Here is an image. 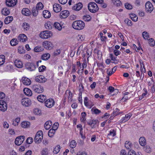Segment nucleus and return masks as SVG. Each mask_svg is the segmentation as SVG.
<instances>
[{
	"label": "nucleus",
	"instance_id": "nucleus-1",
	"mask_svg": "<svg viewBox=\"0 0 155 155\" xmlns=\"http://www.w3.org/2000/svg\"><path fill=\"white\" fill-rule=\"evenodd\" d=\"M72 26L74 29L80 30L83 29L84 28L85 23L81 20L75 21L73 22Z\"/></svg>",
	"mask_w": 155,
	"mask_h": 155
},
{
	"label": "nucleus",
	"instance_id": "nucleus-2",
	"mask_svg": "<svg viewBox=\"0 0 155 155\" xmlns=\"http://www.w3.org/2000/svg\"><path fill=\"white\" fill-rule=\"evenodd\" d=\"M89 11L92 13H95L99 10V8L97 4L94 2H91L88 5Z\"/></svg>",
	"mask_w": 155,
	"mask_h": 155
},
{
	"label": "nucleus",
	"instance_id": "nucleus-3",
	"mask_svg": "<svg viewBox=\"0 0 155 155\" xmlns=\"http://www.w3.org/2000/svg\"><path fill=\"white\" fill-rule=\"evenodd\" d=\"M31 88L35 92L38 94L42 93L44 91L43 87L39 84L32 85Z\"/></svg>",
	"mask_w": 155,
	"mask_h": 155
},
{
	"label": "nucleus",
	"instance_id": "nucleus-4",
	"mask_svg": "<svg viewBox=\"0 0 155 155\" xmlns=\"http://www.w3.org/2000/svg\"><path fill=\"white\" fill-rule=\"evenodd\" d=\"M39 35L41 38L45 39L51 37L52 35V33L51 31L47 30L41 32Z\"/></svg>",
	"mask_w": 155,
	"mask_h": 155
},
{
	"label": "nucleus",
	"instance_id": "nucleus-5",
	"mask_svg": "<svg viewBox=\"0 0 155 155\" xmlns=\"http://www.w3.org/2000/svg\"><path fill=\"white\" fill-rule=\"evenodd\" d=\"M43 132L41 131H38L35 134L34 141L36 143H40L43 138Z\"/></svg>",
	"mask_w": 155,
	"mask_h": 155
},
{
	"label": "nucleus",
	"instance_id": "nucleus-6",
	"mask_svg": "<svg viewBox=\"0 0 155 155\" xmlns=\"http://www.w3.org/2000/svg\"><path fill=\"white\" fill-rule=\"evenodd\" d=\"M25 137L24 136H20L17 137L15 140V144L18 146L21 145L24 141Z\"/></svg>",
	"mask_w": 155,
	"mask_h": 155
},
{
	"label": "nucleus",
	"instance_id": "nucleus-7",
	"mask_svg": "<svg viewBox=\"0 0 155 155\" xmlns=\"http://www.w3.org/2000/svg\"><path fill=\"white\" fill-rule=\"evenodd\" d=\"M26 68L30 71H34L36 69L35 65L33 63L27 62L25 64Z\"/></svg>",
	"mask_w": 155,
	"mask_h": 155
},
{
	"label": "nucleus",
	"instance_id": "nucleus-8",
	"mask_svg": "<svg viewBox=\"0 0 155 155\" xmlns=\"http://www.w3.org/2000/svg\"><path fill=\"white\" fill-rule=\"evenodd\" d=\"M7 106L6 103L3 100H0V110L5 112L7 110Z\"/></svg>",
	"mask_w": 155,
	"mask_h": 155
},
{
	"label": "nucleus",
	"instance_id": "nucleus-9",
	"mask_svg": "<svg viewBox=\"0 0 155 155\" xmlns=\"http://www.w3.org/2000/svg\"><path fill=\"white\" fill-rule=\"evenodd\" d=\"M54 101L52 99H49L45 101V105L48 107H51L54 104Z\"/></svg>",
	"mask_w": 155,
	"mask_h": 155
},
{
	"label": "nucleus",
	"instance_id": "nucleus-10",
	"mask_svg": "<svg viewBox=\"0 0 155 155\" xmlns=\"http://www.w3.org/2000/svg\"><path fill=\"white\" fill-rule=\"evenodd\" d=\"M146 10L147 12H151L153 9L152 3L150 2H147L145 5Z\"/></svg>",
	"mask_w": 155,
	"mask_h": 155
},
{
	"label": "nucleus",
	"instance_id": "nucleus-11",
	"mask_svg": "<svg viewBox=\"0 0 155 155\" xmlns=\"http://www.w3.org/2000/svg\"><path fill=\"white\" fill-rule=\"evenodd\" d=\"M17 0H6V4L8 7H12L15 6L17 4Z\"/></svg>",
	"mask_w": 155,
	"mask_h": 155
},
{
	"label": "nucleus",
	"instance_id": "nucleus-12",
	"mask_svg": "<svg viewBox=\"0 0 155 155\" xmlns=\"http://www.w3.org/2000/svg\"><path fill=\"white\" fill-rule=\"evenodd\" d=\"M43 45L47 49H51L53 47L52 43L48 41H45L43 42Z\"/></svg>",
	"mask_w": 155,
	"mask_h": 155
},
{
	"label": "nucleus",
	"instance_id": "nucleus-13",
	"mask_svg": "<svg viewBox=\"0 0 155 155\" xmlns=\"http://www.w3.org/2000/svg\"><path fill=\"white\" fill-rule=\"evenodd\" d=\"M35 80L37 82L40 83H43L46 82L47 81V79L43 76L40 75L36 77Z\"/></svg>",
	"mask_w": 155,
	"mask_h": 155
},
{
	"label": "nucleus",
	"instance_id": "nucleus-14",
	"mask_svg": "<svg viewBox=\"0 0 155 155\" xmlns=\"http://www.w3.org/2000/svg\"><path fill=\"white\" fill-rule=\"evenodd\" d=\"M21 103L22 105L26 107H28L31 104V101L28 98H23L21 100Z\"/></svg>",
	"mask_w": 155,
	"mask_h": 155
},
{
	"label": "nucleus",
	"instance_id": "nucleus-15",
	"mask_svg": "<svg viewBox=\"0 0 155 155\" xmlns=\"http://www.w3.org/2000/svg\"><path fill=\"white\" fill-rule=\"evenodd\" d=\"M69 14V12L67 10H64L60 13V17L61 18H65L68 17Z\"/></svg>",
	"mask_w": 155,
	"mask_h": 155
},
{
	"label": "nucleus",
	"instance_id": "nucleus-16",
	"mask_svg": "<svg viewBox=\"0 0 155 155\" xmlns=\"http://www.w3.org/2000/svg\"><path fill=\"white\" fill-rule=\"evenodd\" d=\"M131 116L132 114L130 113H129L126 114L124 117H123L119 121L120 123H124L130 119Z\"/></svg>",
	"mask_w": 155,
	"mask_h": 155
},
{
	"label": "nucleus",
	"instance_id": "nucleus-17",
	"mask_svg": "<svg viewBox=\"0 0 155 155\" xmlns=\"http://www.w3.org/2000/svg\"><path fill=\"white\" fill-rule=\"evenodd\" d=\"M62 8L59 4H55L53 6V9L54 11L56 12H58L61 10Z\"/></svg>",
	"mask_w": 155,
	"mask_h": 155
},
{
	"label": "nucleus",
	"instance_id": "nucleus-18",
	"mask_svg": "<svg viewBox=\"0 0 155 155\" xmlns=\"http://www.w3.org/2000/svg\"><path fill=\"white\" fill-rule=\"evenodd\" d=\"M22 81L23 84L26 85H30L31 83L30 79L26 77H22Z\"/></svg>",
	"mask_w": 155,
	"mask_h": 155
},
{
	"label": "nucleus",
	"instance_id": "nucleus-19",
	"mask_svg": "<svg viewBox=\"0 0 155 155\" xmlns=\"http://www.w3.org/2000/svg\"><path fill=\"white\" fill-rule=\"evenodd\" d=\"M18 39L20 42H24L27 40V37L24 34H21L18 36Z\"/></svg>",
	"mask_w": 155,
	"mask_h": 155
},
{
	"label": "nucleus",
	"instance_id": "nucleus-20",
	"mask_svg": "<svg viewBox=\"0 0 155 155\" xmlns=\"http://www.w3.org/2000/svg\"><path fill=\"white\" fill-rule=\"evenodd\" d=\"M83 5L81 3H78L73 7V9L74 10L79 11L82 7Z\"/></svg>",
	"mask_w": 155,
	"mask_h": 155
},
{
	"label": "nucleus",
	"instance_id": "nucleus-21",
	"mask_svg": "<svg viewBox=\"0 0 155 155\" xmlns=\"http://www.w3.org/2000/svg\"><path fill=\"white\" fill-rule=\"evenodd\" d=\"M139 143L142 146H144L146 144V140L144 137H141L139 139Z\"/></svg>",
	"mask_w": 155,
	"mask_h": 155
},
{
	"label": "nucleus",
	"instance_id": "nucleus-22",
	"mask_svg": "<svg viewBox=\"0 0 155 155\" xmlns=\"http://www.w3.org/2000/svg\"><path fill=\"white\" fill-rule=\"evenodd\" d=\"M30 12L29 9L28 8H24L21 11L22 14L26 16L29 15L30 14Z\"/></svg>",
	"mask_w": 155,
	"mask_h": 155
},
{
	"label": "nucleus",
	"instance_id": "nucleus-23",
	"mask_svg": "<svg viewBox=\"0 0 155 155\" xmlns=\"http://www.w3.org/2000/svg\"><path fill=\"white\" fill-rule=\"evenodd\" d=\"M23 91L25 94L27 96H31L32 95V93L31 90L28 88H25Z\"/></svg>",
	"mask_w": 155,
	"mask_h": 155
},
{
	"label": "nucleus",
	"instance_id": "nucleus-24",
	"mask_svg": "<svg viewBox=\"0 0 155 155\" xmlns=\"http://www.w3.org/2000/svg\"><path fill=\"white\" fill-rule=\"evenodd\" d=\"M43 17L45 18H49L51 16L50 12L48 10H45L43 12Z\"/></svg>",
	"mask_w": 155,
	"mask_h": 155
},
{
	"label": "nucleus",
	"instance_id": "nucleus-25",
	"mask_svg": "<svg viewBox=\"0 0 155 155\" xmlns=\"http://www.w3.org/2000/svg\"><path fill=\"white\" fill-rule=\"evenodd\" d=\"M14 63L15 66L19 68H21L23 66L22 62L19 60H16L15 61Z\"/></svg>",
	"mask_w": 155,
	"mask_h": 155
},
{
	"label": "nucleus",
	"instance_id": "nucleus-26",
	"mask_svg": "<svg viewBox=\"0 0 155 155\" xmlns=\"http://www.w3.org/2000/svg\"><path fill=\"white\" fill-rule=\"evenodd\" d=\"M37 98L39 101L43 102L45 101L46 99V96L44 95H40L37 97Z\"/></svg>",
	"mask_w": 155,
	"mask_h": 155
},
{
	"label": "nucleus",
	"instance_id": "nucleus-27",
	"mask_svg": "<svg viewBox=\"0 0 155 155\" xmlns=\"http://www.w3.org/2000/svg\"><path fill=\"white\" fill-rule=\"evenodd\" d=\"M45 28L48 29H51L53 26V24L51 22H47L45 25Z\"/></svg>",
	"mask_w": 155,
	"mask_h": 155
},
{
	"label": "nucleus",
	"instance_id": "nucleus-28",
	"mask_svg": "<svg viewBox=\"0 0 155 155\" xmlns=\"http://www.w3.org/2000/svg\"><path fill=\"white\" fill-rule=\"evenodd\" d=\"M88 98L87 97H85L84 98V105L88 108H91L94 105V104H90V103L88 101Z\"/></svg>",
	"mask_w": 155,
	"mask_h": 155
},
{
	"label": "nucleus",
	"instance_id": "nucleus-29",
	"mask_svg": "<svg viewBox=\"0 0 155 155\" xmlns=\"http://www.w3.org/2000/svg\"><path fill=\"white\" fill-rule=\"evenodd\" d=\"M52 125V122L51 120L46 121L45 124V128L46 130H48Z\"/></svg>",
	"mask_w": 155,
	"mask_h": 155
},
{
	"label": "nucleus",
	"instance_id": "nucleus-30",
	"mask_svg": "<svg viewBox=\"0 0 155 155\" xmlns=\"http://www.w3.org/2000/svg\"><path fill=\"white\" fill-rule=\"evenodd\" d=\"M154 82L152 79H151L150 81L148 82V85L149 86L152 85L151 87L152 92H154L155 91V88L154 87Z\"/></svg>",
	"mask_w": 155,
	"mask_h": 155
},
{
	"label": "nucleus",
	"instance_id": "nucleus-31",
	"mask_svg": "<svg viewBox=\"0 0 155 155\" xmlns=\"http://www.w3.org/2000/svg\"><path fill=\"white\" fill-rule=\"evenodd\" d=\"M13 20V18L12 16H8L5 19L4 23L6 24H8L10 23Z\"/></svg>",
	"mask_w": 155,
	"mask_h": 155
},
{
	"label": "nucleus",
	"instance_id": "nucleus-32",
	"mask_svg": "<svg viewBox=\"0 0 155 155\" xmlns=\"http://www.w3.org/2000/svg\"><path fill=\"white\" fill-rule=\"evenodd\" d=\"M125 146L127 149H129L132 148V144L131 142L127 141L125 142Z\"/></svg>",
	"mask_w": 155,
	"mask_h": 155
},
{
	"label": "nucleus",
	"instance_id": "nucleus-33",
	"mask_svg": "<svg viewBox=\"0 0 155 155\" xmlns=\"http://www.w3.org/2000/svg\"><path fill=\"white\" fill-rule=\"evenodd\" d=\"M30 123L28 121H24L21 123V126L23 128H27L30 126Z\"/></svg>",
	"mask_w": 155,
	"mask_h": 155
},
{
	"label": "nucleus",
	"instance_id": "nucleus-34",
	"mask_svg": "<svg viewBox=\"0 0 155 155\" xmlns=\"http://www.w3.org/2000/svg\"><path fill=\"white\" fill-rule=\"evenodd\" d=\"M38 10L36 7H33L31 12L32 14L34 16H36L38 14Z\"/></svg>",
	"mask_w": 155,
	"mask_h": 155
},
{
	"label": "nucleus",
	"instance_id": "nucleus-35",
	"mask_svg": "<svg viewBox=\"0 0 155 155\" xmlns=\"http://www.w3.org/2000/svg\"><path fill=\"white\" fill-rule=\"evenodd\" d=\"M50 55L48 53H46L42 55L41 58L44 60H46L49 58Z\"/></svg>",
	"mask_w": 155,
	"mask_h": 155
},
{
	"label": "nucleus",
	"instance_id": "nucleus-36",
	"mask_svg": "<svg viewBox=\"0 0 155 155\" xmlns=\"http://www.w3.org/2000/svg\"><path fill=\"white\" fill-rule=\"evenodd\" d=\"M55 130L53 129H51L48 131V136L50 137H52L54 135L56 131Z\"/></svg>",
	"mask_w": 155,
	"mask_h": 155
},
{
	"label": "nucleus",
	"instance_id": "nucleus-37",
	"mask_svg": "<svg viewBox=\"0 0 155 155\" xmlns=\"http://www.w3.org/2000/svg\"><path fill=\"white\" fill-rule=\"evenodd\" d=\"M53 27L58 30H61L62 29V27L61 25L58 22H55L53 25Z\"/></svg>",
	"mask_w": 155,
	"mask_h": 155
},
{
	"label": "nucleus",
	"instance_id": "nucleus-38",
	"mask_svg": "<svg viewBox=\"0 0 155 155\" xmlns=\"http://www.w3.org/2000/svg\"><path fill=\"white\" fill-rule=\"evenodd\" d=\"M131 18L134 21H137L138 20V17L135 14H132L130 15Z\"/></svg>",
	"mask_w": 155,
	"mask_h": 155
},
{
	"label": "nucleus",
	"instance_id": "nucleus-39",
	"mask_svg": "<svg viewBox=\"0 0 155 155\" xmlns=\"http://www.w3.org/2000/svg\"><path fill=\"white\" fill-rule=\"evenodd\" d=\"M18 42L17 39L14 38L11 41L10 44L12 46H14L18 44Z\"/></svg>",
	"mask_w": 155,
	"mask_h": 155
},
{
	"label": "nucleus",
	"instance_id": "nucleus-40",
	"mask_svg": "<svg viewBox=\"0 0 155 155\" xmlns=\"http://www.w3.org/2000/svg\"><path fill=\"white\" fill-rule=\"evenodd\" d=\"M92 113H94L96 114H98L101 113V110L97 108H94V107L92 108L91 110Z\"/></svg>",
	"mask_w": 155,
	"mask_h": 155
},
{
	"label": "nucleus",
	"instance_id": "nucleus-41",
	"mask_svg": "<svg viewBox=\"0 0 155 155\" xmlns=\"http://www.w3.org/2000/svg\"><path fill=\"white\" fill-rule=\"evenodd\" d=\"M43 50L44 48L41 46L36 47L34 49V51L37 52L42 51Z\"/></svg>",
	"mask_w": 155,
	"mask_h": 155
},
{
	"label": "nucleus",
	"instance_id": "nucleus-42",
	"mask_svg": "<svg viewBox=\"0 0 155 155\" xmlns=\"http://www.w3.org/2000/svg\"><path fill=\"white\" fill-rule=\"evenodd\" d=\"M148 40L149 44L150 46L153 47L155 45V41L153 38H150Z\"/></svg>",
	"mask_w": 155,
	"mask_h": 155
},
{
	"label": "nucleus",
	"instance_id": "nucleus-43",
	"mask_svg": "<svg viewBox=\"0 0 155 155\" xmlns=\"http://www.w3.org/2000/svg\"><path fill=\"white\" fill-rule=\"evenodd\" d=\"M2 14L5 15H8L10 13V11L7 8H3L2 11Z\"/></svg>",
	"mask_w": 155,
	"mask_h": 155
},
{
	"label": "nucleus",
	"instance_id": "nucleus-44",
	"mask_svg": "<svg viewBox=\"0 0 155 155\" xmlns=\"http://www.w3.org/2000/svg\"><path fill=\"white\" fill-rule=\"evenodd\" d=\"M22 27L26 31L29 29L30 28L29 25L28 23L26 22L23 23Z\"/></svg>",
	"mask_w": 155,
	"mask_h": 155
},
{
	"label": "nucleus",
	"instance_id": "nucleus-45",
	"mask_svg": "<svg viewBox=\"0 0 155 155\" xmlns=\"http://www.w3.org/2000/svg\"><path fill=\"white\" fill-rule=\"evenodd\" d=\"M76 144L77 143L74 140H73L70 142L69 146L71 148H73L75 147Z\"/></svg>",
	"mask_w": 155,
	"mask_h": 155
},
{
	"label": "nucleus",
	"instance_id": "nucleus-46",
	"mask_svg": "<svg viewBox=\"0 0 155 155\" xmlns=\"http://www.w3.org/2000/svg\"><path fill=\"white\" fill-rule=\"evenodd\" d=\"M61 147L60 145L57 146L54 149L53 152L54 154L58 153L60 151Z\"/></svg>",
	"mask_w": 155,
	"mask_h": 155
},
{
	"label": "nucleus",
	"instance_id": "nucleus-47",
	"mask_svg": "<svg viewBox=\"0 0 155 155\" xmlns=\"http://www.w3.org/2000/svg\"><path fill=\"white\" fill-rule=\"evenodd\" d=\"M5 57L4 55H0V65H3L5 62Z\"/></svg>",
	"mask_w": 155,
	"mask_h": 155
},
{
	"label": "nucleus",
	"instance_id": "nucleus-48",
	"mask_svg": "<svg viewBox=\"0 0 155 155\" xmlns=\"http://www.w3.org/2000/svg\"><path fill=\"white\" fill-rule=\"evenodd\" d=\"M20 120V118L17 117L13 121L12 124L15 126L18 125Z\"/></svg>",
	"mask_w": 155,
	"mask_h": 155
},
{
	"label": "nucleus",
	"instance_id": "nucleus-49",
	"mask_svg": "<svg viewBox=\"0 0 155 155\" xmlns=\"http://www.w3.org/2000/svg\"><path fill=\"white\" fill-rule=\"evenodd\" d=\"M44 6L41 2H39L36 5V8L38 10H41L43 8Z\"/></svg>",
	"mask_w": 155,
	"mask_h": 155
},
{
	"label": "nucleus",
	"instance_id": "nucleus-50",
	"mask_svg": "<svg viewBox=\"0 0 155 155\" xmlns=\"http://www.w3.org/2000/svg\"><path fill=\"white\" fill-rule=\"evenodd\" d=\"M83 19L85 21H89L91 20V17L89 15H86L83 16Z\"/></svg>",
	"mask_w": 155,
	"mask_h": 155
},
{
	"label": "nucleus",
	"instance_id": "nucleus-51",
	"mask_svg": "<svg viewBox=\"0 0 155 155\" xmlns=\"http://www.w3.org/2000/svg\"><path fill=\"white\" fill-rule=\"evenodd\" d=\"M114 4L117 6H120L121 4V2L119 0H114L112 1Z\"/></svg>",
	"mask_w": 155,
	"mask_h": 155
},
{
	"label": "nucleus",
	"instance_id": "nucleus-52",
	"mask_svg": "<svg viewBox=\"0 0 155 155\" xmlns=\"http://www.w3.org/2000/svg\"><path fill=\"white\" fill-rule=\"evenodd\" d=\"M119 110L118 108H116L115 109V110L114 111L113 114V116H115L118 115L120 114L121 113L120 112H119Z\"/></svg>",
	"mask_w": 155,
	"mask_h": 155
},
{
	"label": "nucleus",
	"instance_id": "nucleus-53",
	"mask_svg": "<svg viewBox=\"0 0 155 155\" xmlns=\"http://www.w3.org/2000/svg\"><path fill=\"white\" fill-rule=\"evenodd\" d=\"M124 22L128 26H131L132 25V21L128 18L125 19L124 20Z\"/></svg>",
	"mask_w": 155,
	"mask_h": 155
},
{
	"label": "nucleus",
	"instance_id": "nucleus-54",
	"mask_svg": "<svg viewBox=\"0 0 155 155\" xmlns=\"http://www.w3.org/2000/svg\"><path fill=\"white\" fill-rule=\"evenodd\" d=\"M79 97H78V101L80 103H82V91L81 89H79Z\"/></svg>",
	"mask_w": 155,
	"mask_h": 155
},
{
	"label": "nucleus",
	"instance_id": "nucleus-55",
	"mask_svg": "<svg viewBox=\"0 0 155 155\" xmlns=\"http://www.w3.org/2000/svg\"><path fill=\"white\" fill-rule=\"evenodd\" d=\"M116 135V131L114 130H111L110 131V133L108 134V136H111L114 137Z\"/></svg>",
	"mask_w": 155,
	"mask_h": 155
},
{
	"label": "nucleus",
	"instance_id": "nucleus-56",
	"mask_svg": "<svg viewBox=\"0 0 155 155\" xmlns=\"http://www.w3.org/2000/svg\"><path fill=\"white\" fill-rule=\"evenodd\" d=\"M142 35L143 38L145 39L149 37L148 33L146 31H143L142 33Z\"/></svg>",
	"mask_w": 155,
	"mask_h": 155
},
{
	"label": "nucleus",
	"instance_id": "nucleus-57",
	"mask_svg": "<svg viewBox=\"0 0 155 155\" xmlns=\"http://www.w3.org/2000/svg\"><path fill=\"white\" fill-rule=\"evenodd\" d=\"M46 69V67L44 65H41L38 68L39 71L40 72L44 71Z\"/></svg>",
	"mask_w": 155,
	"mask_h": 155
},
{
	"label": "nucleus",
	"instance_id": "nucleus-58",
	"mask_svg": "<svg viewBox=\"0 0 155 155\" xmlns=\"http://www.w3.org/2000/svg\"><path fill=\"white\" fill-rule=\"evenodd\" d=\"M125 7L128 9L130 10L132 8V5L128 3H125Z\"/></svg>",
	"mask_w": 155,
	"mask_h": 155
},
{
	"label": "nucleus",
	"instance_id": "nucleus-59",
	"mask_svg": "<svg viewBox=\"0 0 155 155\" xmlns=\"http://www.w3.org/2000/svg\"><path fill=\"white\" fill-rule=\"evenodd\" d=\"M108 89L110 92H112L114 91H116L117 92H118V89H114V88L112 86H110Z\"/></svg>",
	"mask_w": 155,
	"mask_h": 155
},
{
	"label": "nucleus",
	"instance_id": "nucleus-60",
	"mask_svg": "<svg viewBox=\"0 0 155 155\" xmlns=\"http://www.w3.org/2000/svg\"><path fill=\"white\" fill-rule=\"evenodd\" d=\"M34 113L35 114L40 115L41 114V110L38 108H36L34 110Z\"/></svg>",
	"mask_w": 155,
	"mask_h": 155
},
{
	"label": "nucleus",
	"instance_id": "nucleus-61",
	"mask_svg": "<svg viewBox=\"0 0 155 155\" xmlns=\"http://www.w3.org/2000/svg\"><path fill=\"white\" fill-rule=\"evenodd\" d=\"M33 141V140L32 137H29L26 140V142L28 144H31L32 143Z\"/></svg>",
	"mask_w": 155,
	"mask_h": 155
},
{
	"label": "nucleus",
	"instance_id": "nucleus-62",
	"mask_svg": "<svg viewBox=\"0 0 155 155\" xmlns=\"http://www.w3.org/2000/svg\"><path fill=\"white\" fill-rule=\"evenodd\" d=\"M18 51L19 53L23 54L25 53V50L22 48L20 47L18 48Z\"/></svg>",
	"mask_w": 155,
	"mask_h": 155
},
{
	"label": "nucleus",
	"instance_id": "nucleus-63",
	"mask_svg": "<svg viewBox=\"0 0 155 155\" xmlns=\"http://www.w3.org/2000/svg\"><path fill=\"white\" fill-rule=\"evenodd\" d=\"M144 150L147 153H150V148L149 147L146 146L143 147Z\"/></svg>",
	"mask_w": 155,
	"mask_h": 155
},
{
	"label": "nucleus",
	"instance_id": "nucleus-64",
	"mask_svg": "<svg viewBox=\"0 0 155 155\" xmlns=\"http://www.w3.org/2000/svg\"><path fill=\"white\" fill-rule=\"evenodd\" d=\"M128 155H136V153L133 150H130L128 151Z\"/></svg>",
	"mask_w": 155,
	"mask_h": 155
}]
</instances>
